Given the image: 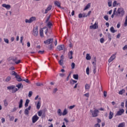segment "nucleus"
Instances as JSON below:
<instances>
[{
	"label": "nucleus",
	"mask_w": 127,
	"mask_h": 127,
	"mask_svg": "<svg viewBox=\"0 0 127 127\" xmlns=\"http://www.w3.org/2000/svg\"><path fill=\"white\" fill-rule=\"evenodd\" d=\"M108 6H109V7H111V6H112V1L110 0L108 2Z\"/></svg>",
	"instance_id": "obj_53"
},
{
	"label": "nucleus",
	"mask_w": 127,
	"mask_h": 127,
	"mask_svg": "<svg viewBox=\"0 0 127 127\" xmlns=\"http://www.w3.org/2000/svg\"><path fill=\"white\" fill-rule=\"evenodd\" d=\"M62 115L63 116H66V115H67V110L64 109Z\"/></svg>",
	"instance_id": "obj_41"
},
{
	"label": "nucleus",
	"mask_w": 127,
	"mask_h": 127,
	"mask_svg": "<svg viewBox=\"0 0 127 127\" xmlns=\"http://www.w3.org/2000/svg\"><path fill=\"white\" fill-rule=\"evenodd\" d=\"M7 89L8 90H12V93H16V92H17V91L18 90V89L16 88L15 87V86H14V85L8 86L7 87Z\"/></svg>",
	"instance_id": "obj_3"
},
{
	"label": "nucleus",
	"mask_w": 127,
	"mask_h": 127,
	"mask_svg": "<svg viewBox=\"0 0 127 127\" xmlns=\"http://www.w3.org/2000/svg\"><path fill=\"white\" fill-rule=\"evenodd\" d=\"M15 78H16L17 81H18V82H21V81H22V78H21V77H20V76H19V75H18V74H17L15 76Z\"/></svg>",
	"instance_id": "obj_13"
},
{
	"label": "nucleus",
	"mask_w": 127,
	"mask_h": 127,
	"mask_svg": "<svg viewBox=\"0 0 127 127\" xmlns=\"http://www.w3.org/2000/svg\"><path fill=\"white\" fill-rule=\"evenodd\" d=\"M53 25L52 24V23H51V22H48L47 26H48L49 28H51V26H52Z\"/></svg>",
	"instance_id": "obj_29"
},
{
	"label": "nucleus",
	"mask_w": 127,
	"mask_h": 127,
	"mask_svg": "<svg viewBox=\"0 0 127 127\" xmlns=\"http://www.w3.org/2000/svg\"><path fill=\"white\" fill-rule=\"evenodd\" d=\"M38 53H39V54H43V53H44V51H39L38 52Z\"/></svg>",
	"instance_id": "obj_61"
},
{
	"label": "nucleus",
	"mask_w": 127,
	"mask_h": 127,
	"mask_svg": "<svg viewBox=\"0 0 127 127\" xmlns=\"http://www.w3.org/2000/svg\"><path fill=\"white\" fill-rule=\"evenodd\" d=\"M22 40H23V37H21L20 42V43H22V45H23V43H22Z\"/></svg>",
	"instance_id": "obj_58"
},
{
	"label": "nucleus",
	"mask_w": 127,
	"mask_h": 127,
	"mask_svg": "<svg viewBox=\"0 0 127 127\" xmlns=\"http://www.w3.org/2000/svg\"><path fill=\"white\" fill-rule=\"evenodd\" d=\"M125 15V10L122 7L119 8L116 12V16L123 17Z\"/></svg>",
	"instance_id": "obj_1"
},
{
	"label": "nucleus",
	"mask_w": 127,
	"mask_h": 127,
	"mask_svg": "<svg viewBox=\"0 0 127 127\" xmlns=\"http://www.w3.org/2000/svg\"><path fill=\"white\" fill-rule=\"evenodd\" d=\"M54 3L55 5L58 6V7H59L60 8H61V4L60 3V2H59V1H55Z\"/></svg>",
	"instance_id": "obj_16"
},
{
	"label": "nucleus",
	"mask_w": 127,
	"mask_h": 127,
	"mask_svg": "<svg viewBox=\"0 0 127 127\" xmlns=\"http://www.w3.org/2000/svg\"><path fill=\"white\" fill-rule=\"evenodd\" d=\"M16 87L18 88V90L20 89V88H23V85H22V83H19L18 84L16 85Z\"/></svg>",
	"instance_id": "obj_21"
},
{
	"label": "nucleus",
	"mask_w": 127,
	"mask_h": 127,
	"mask_svg": "<svg viewBox=\"0 0 127 127\" xmlns=\"http://www.w3.org/2000/svg\"><path fill=\"white\" fill-rule=\"evenodd\" d=\"M40 34L41 37H44V34H43V30L41 29L40 30Z\"/></svg>",
	"instance_id": "obj_33"
},
{
	"label": "nucleus",
	"mask_w": 127,
	"mask_h": 127,
	"mask_svg": "<svg viewBox=\"0 0 127 127\" xmlns=\"http://www.w3.org/2000/svg\"><path fill=\"white\" fill-rule=\"evenodd\" d=\"M126 90L125 89H122V90H120L119 92V95H123L125 93Z\"/></svg>",
	"instance_id": "obj_34"
},
{
	"label": "nucleus",
	"mask_w": 127,
	"mask_h": 127,
	"mask_svg": "<svg viewBox=\"0 0 127 127\" xmlns=\"http://www.w3.org/2000/svg\"><path fill=\"white\" fill-rule=\"evenodd\" d=\"M100 41L101 43H104L105 42V39H104V38H102L100 39Z\"/></svg>",
	"instance_id": "obj_50"
},
{
	"label": "nucleus",
	"mask_w": 127,
	"mask_h": 127,
	"mask_svg": "<svg viewBox=\"0 0 127 127\" xmlns=\"http://www.w3.org/2000/svg\"><path fill=\"white\" fill-rule=\"evenodd\" d=\"M3 103L4 107H7V106H8V103H7V100H6V99L3 100Z\"/></svg>",
	"instance_id": "obj_28"
},
{
	"label": "nucleus",
	"mask_w": 127,
	"mask_h": 127,
	"mask_svg": "<svg viewBox=\"0 0 127 127\" xmlns=\"http://www.w3.org/2000/svg\"><path fill=\"white\" fill-rule=\"evenodd\" d=\"M29 104V100L26 99L25 103V108H27L28 107V104Z\"/></svg>",
	"instance_id": "obj_25"
},
{
	"label": "nucleus",
	"mask_w": 127,
	"mask_h": 127,
	"mask_svg": "<svg viewBox=\"0 0 127 127\" xmlns=\"http://www.w3.org/2000/svg\"><path fill=\"white\" fill-rule=\"evenodd\" d=\"M32 96V91H29L28 94V97L29 98H30Z\"/></svg>",
	"instance_id": "obj_51"
},
{
	"label": "nucleus",
	"mask_w": 127,
	"mask_h": 127,
	"mask_svg": "<svg viewBox=\"0 0 127 127\" xmlns=\"http://www.w3.org/2000/svg\"><path fill=\"white\" fill-rule=\"evenodd\" d=\"M90 84H86L85 86V90H90Z\"/></svg>",
	"instance_id": "obj_32"
},
{
	"label": "nucleus",
	"mask_w": 127,
	"mask_h": 127,
	"mask_svg": "<svg viewBox=\"0 0 127 127\" xmlns=\"http://www.w3.org/2000/svg\"><path fill=\"white\" fill-rule=\"evenodd\" d=\"M120 3H118L117 1L115 0L113 3V6L115 7V6H117V5H119Z\"/></svg>",
	"instance_id": "obj_26"
},
{
	"label": "nucleus",
	"mask_w": 127,
	"mask_h": 127,
	"mask_svg": "<svg viewBox=\"0 0 127 127\" xmlns=\"http://www.w3.org/2000/svg\"><path fill=\"white\" fill-rule=\"evenodd\" d=\"M49 49H50V50H52V49H53V46L52 44H51L49 46Z\"/></svg>",
	"instance_id": "obj_48"
},
{
	"label": "nucleus",
	"mask_w": 127,
	"mask_h": 127,
	"mask_svg": "<svg viewBox=\"0 0 127 127\" xmlns=\"http://www.w3.org/2000/svg\"><path fill=\"white\" fill-rule=\"evenodd\" d=\"M91 7V3H88L84 9V10H87L88 8Z\"/></svg>",
	"instance_id": "obj_23"
},
{
	"label": "nucleus",
	"mask_w": 127,
	"mask_h": 127,
	"mask_svg": "<svg viewBox=\"0 0 127 127\" xmlns=\"http://www.w3.org/2000/svg\"><path fill=\"white\" fill-rule=\"evenodd\" d=\"M94 62H92V64H93V67H95H95H96V57H94Z\"/></svg>",
	"instance_id": "obj_37"
},
{
	"label": "nucleus",
	"mask_w": 127,
	"mask_h": 127,
	"mask_svg": "<svg viewBox=\"0 0 127 127\" xmlns=\"http://www.w3.org/2000/svg\"><path fill=\"white\" fill-rule=\"evenodd\" d=\"M87 75H89L90 74V68L89 67H87L86 70Z\"/></svg>",
	"instance_id": "obj_36"
},
{
	"label": "nucleus",
	"mask_w": 127,
	"mask_h": 127,
	"mask_svg": "<svg viewBox=\"0 0 127 127\" xmlns=\"http://www.w3.org/2000/svg\"><path fill=\"white\" fill-rule=\"evenodd\" d=\"M33 35L35 37L38 35V26H36L33 28Z\"/></svg>",
	"instance_id": "obj_5"
},
{
	"label": "nucleus",
	"mask_w": 127,
	"mask_h": 127,
	"mask_svg": "<svg viewBox=\"0 0 127 127\" xmlns=\"http://www.w3.org/2000/svg\"><path fill=\"white\" fill-rule=\"evenodd\" d=\"M115 59H116V54H113L111 56V57L108 60L109 63H111V62L115 60Z\"/></svg>",
	"instance_id": "obj_11"
},
{
	"label": "nucleus",
	"mask_w": 127,
	"mask_h": 127,
	"mask_svg": "<svg viewBox=\"0 0 127 127\" xmlns=\"http://www.w3.org/2000/svg\"><path fill=\"white\" fill-rule=\"evenodd\" d=\"M73 55V52L70 51L68 53V57L69 59H73V57L72 56Z\"/></svg>",
	"instance_id": "obj_15"
},
{
	"label": "nucleus",
	"mask_w": 127,
	"mask_h": 127,
	"mask_svg": "<svg viewBox=\"0 0 127 127\" xmlns=\"http://www.w3.org/2000/svg\"><path fill=\"white\" fill-rule=\"evenodd\" d=\"M11 60L13 61V62H15V63H16V62L17 60V58L15 57V58H11Z\"/></svg>",
	"instance_id": "obj_35"
},
{
	"label": "nucleus",
	"mask_w": 127,
	"mask_h": 127,
	"mask_svg": "<svg viewBox=\"0 0 127 127\" xmlns=\"http://www.w3.org/2000/svg\"><path fill=\"white\" fill-rule=\"evenodd\" d=\"M78 17L79 18H82V17H83V14L80 13L78 15Z\"/></svg>",
	"instance_id": "obj_62"
},
{
	"label": "nucleus",
	"mask_w": 127,
	"mask_h": 127,
	"mask_svg": "<svg viewBox=\"0 0 127 127\" xmlns=\"http://www.w3.org/2000/svg\"><path fill=\"white\" fill-rule=\"evenodd\" d=\"M71 69H74V68H75V63H71Z\"/></svg>",
	"instance_id": "obj_45"
},
{
	"label": "nucleus",
	"mask_w": 127,
	"mask_h": 127,
	"mask_svg": "<svg viewBox=\"0 0 127 127\" xmlns=\"http://www.w3.org/2000/svg\"><path fill=\"white\" fill-rule=\"evenodd\" d=\"M15 68H14V67H13V66H12V67H10L9 68V70H15Z\"/></svg>",
	"instance_id": "obj_64"
},
{
	"label": "nucleus",
	"mask_w": 127,
	"mask_h": 127,
	"mask_svg": "<svg viewBox=\"0 0 127 127\" xmlns=\"http://www.w3.org/2000/svg\"><path fill=\"white\" fill-rule=\"evenodd\" d=\"M98 27V25L97 24V22H96L94 24L90 26V29H97Z\"/></svg>",
	"instance_id": "obj_12"
},
{
	"label": "nucleus",
	"mask_w": 127,
	"mask_h": 127,
	"mask_svg": "<svg viewBox=\"0 0 127 127\" xmlns=\"http://www.w3.org/2000/svg\"><path fill=\"white\" fill-rule=\"evenodd\" d=\"M11 80V77L8 76L6 78L5 80V82H9V81H10Z\"/></svg>",
	"instance_id": "obj_27"
},
{
	"label": "nucleus",
	"mask_w": 127,
	"mask_h": 127,
	"mask_svg": "<svg viewBox=\"0 0 127 127\" xmlns=\"http://www.w3.org/2000/svg\"><path fill=\"white\" fill-rule=\"evenodd\" d=\"M53 40H54L53 38H50L46 41H44V43L45 44H47L48 45L49 44H51V43H52V42H53Z\"/></svg>",
	"instance_id": "obj_7"
},
{
	"label": "nucleus",
	"mask_w": 127,
	"mask_h": 127,
	"mask_svg": "<svg viewBox=\"0 0 127 127\" xmlns=\"http://www.w3.org/2000/svg\"><path fill=\"white\" fill-rule=\"evenodd\" d=\"M86 60H91V56H90V54H86Z\"/></svg>",
	"instance_id": "obj_31"
},
{
	"label": "nucleus",
	"mask_w": 127,
	"mask_h": 127,
	"mask_svg": "<svg viewBox=\"0 0 127 127\" xmlns=\"http://www.w3.org/2000/svg\"><path fill=\"white\" fill-rule=\"evenodd\" d=\"M110 30L111 32H112V33H115V32H117V30H115V28L113 26H112L110 28Z\"/></svg>",
	"instance_id": "obj_24"
},
{
	"label": "nucleus",
	"mask_w": 127,
	"mask_h": 127,
	"mask_svg": "<svg viewBox=\"0 0 127 127\" xmlns=\"http://www.w3.org/2000/svg\"><path fill=\"white\" fill-rule=\"evenodd\" d=\"M23 103V100L22 99H20L19 102V109H21V108H22Z\"/></svg>",
	"instance_id": "obj_20"
},
{
	"label": "nucleus",
	"mask_w": 127,
	"mask_h": 127,
	"mask_svg": "<svg viewBox=\"0 0 127 127\" xmlns=\"http://www.w3.org/2000/svg\"><path fill=\"white\" fill-rule=\"evenodd\" d=\"M73 77L75 80H78L79 79V75L78 74H73Z\"/></svg>",
	"instance_id": "obj_30"
},
{
	"label": "nucleus",
	"mask_w": 127,
	"mask_h": 127,
	"mask_svg": "<svg viewBox=\"0 0 127 127\" xmlns=\"http://www.w3.org/2000/svg\"><path fill=\"white\" fill-rule=\"evenodd\" d=\"M17 73L14 71H12L11 72V75H12L13 76H15V77L17 75Z\"/></svg>",
	"instance_id": "obj_43"
},
{
	"label": "nucleus",
	"mask_w": 127,
	"mask_h": 127,
	"mask_svg": "<svg viewBox=\"0 0 127 127\" xmlns=\"http://www.w3.org/2000/svg\"><path fill=\"white\" fill-rule=\"evenodd\" d=\"M69 83L70 85H74V84H76V83H77V81L71 79H70Z\"/></svg>",
	"instance_id": "obj_22"
},
{
	"label": "nucleus",
	"mask_w": 127,
	"mask_h": 127,
	"mask_svg": "<svg viewBox=\"0 0 127 127\" xmlns=\"http://www.w3.org/2000/svg\"><path fill=\"white\" fill-rule=\"evenodd\" d=\"M40 107H41V102H40V101H39L36 105L37 110H39V109H40Z\"/></svg>",
	"instance_id": "obj_19"
},
{
	"label": "nucleus",
	"mask_w": 127,
	"mask_h": 127,
	"mask_svg": "<svg viewBox=\"0 0 127 127\" xmlns=\"http://www.w3.org/2000/svg\"><path fill=\"white\" fill-rule=\"evenodd\" d=\"M107 36H108L109 39H110V40H111V39L112 38V36H111V34L110 33H107Z\"/></svg>",
	"instance_id": "obj_46"
},
{
	"label": "nucleus",
	"mask_w": 127,
	"mask_h": 127,
	"mask_svg": "<svg viewBox=\"0 0 127 127\" xmlns=\"http://www.w3.org/2000/svg\"><path fill=\"white\" fill-rule=\"evenodd\" d=\"M96 65H94V66L93 67V72L94 74H96L97 71L96 70Z\"/></svg>",
	"instance_id": "obj_39"
},
{
	"label": "nucleus",
	"mask_w": 127,
	"mask_h": 127,
	"mask_svg": "<svg viewBox=\"0 0 127 127\" xmlns=\"http://www.w3.org/2000/svg\"><path fill=\"white\" fill-rule=\"evenodd\" d=\"M113 118H114V113L110 111L109 115V120H112Z\"/></svg>",
	"instance_id": "obj_17"
},
{
	"label": "nucleus",
	"mask_w": 127,
	"mask_h": 127,
	"mask_svg": "<svg viewBox=\"0 0 127 127\" xmlns=\"http://www.w3.org/2000/svg\"><path fill=\"white\" fill-rule=\"evenodd\" d=\"M38 115L39 117H41L42 116V111H40L38 112Z\"/></svg>",
	"instance_id": "obj_44"
},
{
	"label": "nucleus",
	"mask_w": 127,
	"mask_h": 127,
	"mask_svg": "<svg viewBox=\"0 0 127 127\" xmlns=\"http://www.w3.org/2000/svg\"><path fill=\"white\" fill-rule=\"evenodd\" d=\"M58 114L59 116H62V112H61V110L60 109H58Z\"/></svg>",
	"instance_id": "obj_40"
},
{
	"label": "nucleus",
	"mask_w": 127,
	"mask_h": 127,
	"mask_svg": "<svg viewBox=\"0 0 127 127\" xmlns=\"http://www.w3.org/2000/svg\"><path fill=\"white\" fill-rule=\"evenodd\" d=\"M52 8V5H50L48 6L47 8L45 10V13L46 14L49 11V10H51Z\"/></svg>",
	"instance_id": "obj_14"
},
{
	"label": "nucleus",
	"mask_w": 127,
	"mask_h": 127,
	"mask_svg": "<svg viewBox=\"0 0 127 127\" xmlns=\"http://www.w3.org/2000/svg\"><path fill=\"white\" fill-rule=\"evenodd\" d=\"M83 96H85V97H86V98H89V93L84 94Z\"/></svg>",
	"instance_id": "obj_59"
},
{
	"label": "nucleus",
	"mask_w": 127,
	"mask_h": 127,
	"mask_svg": "<svg viewBox=\"0 0 127 127\" xmlns=\"http://www.w3.org/2000/svg\"><path fill=\"white\" fill-rule=\"evenodd\" d=\"M87 16H88V15H87L86 13H82V17H87Z\"/></svg>",
	"instance_id": "obj_60"
},
{
	"label": "nucleus",
	"mask_w": 127,
	"mask_h": 127,
	"mask_svg": "<svg viewBox=\"0 0 127 127\" xmlns=\"http://www.w3.org/2000/svg\"><path fill=\"white\" fill-rule=\"evenodd\" d=\"M65 48V46L64 45H60L58 46L57 49L59 50V51H61V50H64Z\"/></svg>",
	"instance_id": "obj_10"
},
{
	"label": "nucleus",
	"mask_w": 127,
	"mask_h": 127,
	"mask_svg": "<svg viewBox=\"0 0 127 127\" xmlns=\"http://www.w3.org/2000/svg\"><path fill=\"white\" fill-rule=\"evenodd\" d=\"M104 19H105V20H107V21H108V20H109V16H108V15H105L104 17Z\"/></svg>",
	"instance_id": "obj_49"
},
{
	"label": "nucleus",
	"mask_w": 127,
	"mask_h": 127,
	"mask_svg": "<svg viewBox=\"0 0 127 127\" xmlns=\"http://www.w3.org/2000/svg\"><path fill=\"white\" fill-rule=\"evenodd\" d=\"M127 26V16L126 17V20L125 22V26Z\"/></svg>",
	"instance_id": "obj_55"
},
{
	"label": "nucleus",
	"mask_w": 127,
	"mask_h": 127,
	"mask_svg": "<svg viewBox=\"0 0 127 127\" xmlns=\"http://www.w3.org/2000/svg\"><path fill=\"white\" fill-rule=\"evenodd\" d=\"M59 63L60 65H61V66H63V65L64 64L63 63V60H60L59 61Z\"/></svg>",
	"instance_id": "obj_38"
},
{
	"label": "nucleus",
	"mask_w": 127,
	"mask_h": 127,
	"mask_svg": "<svg viewBox=\"0 0 127 127\" xmlns=\"http://www.w3.org/2000/svg\"><path fill=\"white\" fill-rule=\"evenodd\" d=\"M20 60H18V61H16V63H15V64H19V63H20Z\"/></svg>",
	"instance_id": "obj_63"
},
{
	"label": "nucleus",
	"mask_w": 127,
	"mask_h": 127,
	"mask_svg": "<svg viewBox=\"0 0 127 127\" xmlns=\"http://www.w3.org/2000/svg\"><path fill=\"white\" fill-rule=\"evenodd\" d=\"M10 121H13L14 120V117L13 116H9Z\"/></svg>",
	"instance_id": "obj_52"
},
{
	"label": "nucleus",
	"mask_w": 127,
	"mask_h": 127,
	"mask_svg": "<svg viewBox=\"0 0 127 127\" xmlns=\"http://www.w3.org/2000/svg\"><path fill=\"white\" fill-rule=\"evenodd\" d=\"M2 6L3 7H5V8H6L7 9H9L10 8V5H8L6 4H3L2 5Z\"/></svg>",
	"instance_id": "obj_18"
},
{
	"label": "nucleus",
	"mask_w": 127,
	"mask_h": 127,
	"mask_svg": "<svg viewBox=\"0 0 127 127\" xmlns=\"http://www.w3.org/2000/svg\"><path fill=\"white\" fill-rule=\"evenodd\" d=\"M125 113V110L124 109H120L116 114V116H122L123 114Z\"/></svg>",
	"instance_id": "obj_9"
},
{
	"label": "nucleus",
	"mask_w": 127,
	"mask_h": 127,
	"mask_svg": "<svg viewBox=\"0 0 127 127\" xmlns=\"http://www.w3.org/2000/svg\"><path fill=\"white\" fill-rule=\"evenodd\" d=\"M38 120H39V117L37 116V115H35L32 118V122L33 124H35V123H36Z\"/></svg>",
	"instance_id": "obj_6"
},
{
	"label": "nucleus",
	"mask_w": 127,
	"mask_h": 127,
	"mask_svg": "<svg viewBox=\"0 0 127 127\" xmlns=\"http://www.w3.org/2000/svg\"><path fill=\"white\" fill-rule=\"evenodd\" d=\"M36 86H42V85H43L42 83H40L39 82H37L36 83Z\"/></svg>",
	"instance_id": "obj_54"
},
{
	"label": "nucleus",
	"mask_w": 127,
	"mask_h": 127,
	"mask_svg": "<svg viewBox=\"0 0 127 127\" xmlns=\"http://www.w3.org/2000/svg\"><path fill=\"white\" fill-rule=\"evenodd\" d=\"M75 108V105L70 106L69 107V110H72Z\"/></svg>",
	"instance_id": "obj_56"
},
{
	"label": "nucleus",
	"mask_w": 127,
	"mask_h": 127,
	"mask_svg": "<svg viewBox=\"0 0 127 127\" xmlns=\"http://www.w3.org/2000/svg\"><path fill=\"white\" fill-rule=\"evenodd\" d=\"M90 112H91V115L93 118H96V117H98V115L100 111L98 109H95L94 111L90 110Z\"/></svg>",
	"instance_id": "obj_2"
},
{
	"label": "nucleus",
	"mask_w": 127,
	"mask_h": 127,
	"mask_svg": "<svg viewBox=\"0 0 127 127\" xmlns=\"http://www.w3.org/2000/svg\"><path fill=\"white\" fill-rule=\"evenodd\" d=\"M4 41L5 43H7V44H8V43H9V41H8V40L7 39H4Z\"/></svg>",
	"instance_id": "obj_47"
},
{
	"label": "nucleus",
	"mask_w": 127,
	"mask_h": 127,
	"mask_svg": "<svg viewBox=\"0 0 127 127\" xmlns=\"http://www.w3.org/2000/svg\"><path fill=\"white\" fill-rule=\"evenodd\" d=\"M30 110H31V106H30L25 110L24 114L25 116H28V115H29V111H30Z\"/></svg>",
	"instance_id": "obj_8"
},
{
	"label": "nucleus",
	"mask_w": 127,
	"mask_h": 127,
	"mask_svg": "<svg viewBox=\"0 0 127 127\" xmlns=\"http://www.w3.org/2000/svg\"><path fill=\"white\" fill-rule=\"evenodd\" d=\"M94 127H101V125L97 123L94 125Z\"/></svg>",
	"instance_id": "obj_57"
},
{
	"label": "nucleus",
	"mask_w": 127,
	"mask_h": 127,
	"mask_svg": "<svg viewBox=\"0 0 127 127\" xmlns=\"http://www.w3.org/2000/svg\"><path fill=\"white\" fill-rule=\"evenodd\" d=\"M125 127V123L119 124L118 127Z\"/></svg>",
	"instance_id": "obj_42"
},
{
	"label": "nucleus",
	"mask_w": 127,
	"mask_h": 127,
	"mask_svg": "<svg viewBox=\"0 0 127 127\" xmlns=\"http://www.w3.org/2000/svg\"><path fill=\"white\" fill-rule=\"evenodd\" d=\"M35 20H36V17L32 16L29 19H26L25 22L26 23H31L32 22H33V21H35Z\"/></svg>",
	"instance_id": "obj_4"
}]
</instances>
